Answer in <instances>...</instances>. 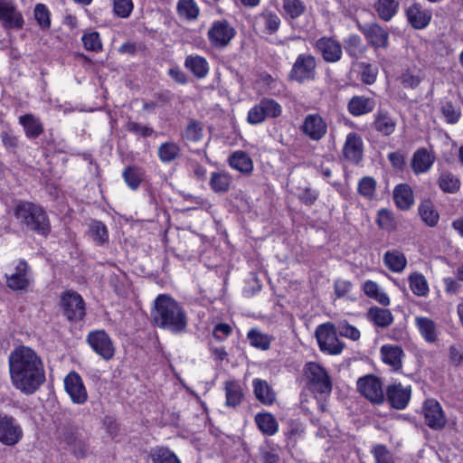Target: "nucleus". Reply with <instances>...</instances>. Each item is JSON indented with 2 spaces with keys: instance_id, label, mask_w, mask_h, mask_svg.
<instances>
[{
  "instance_id": "obj_17",
  "label": "nucleus",
  "mask_w": 463,
  "mask_h": 463,
  "mask_svg": "<svg viewBox=\"0 0 463 463\" xmlns=\"http://www.w3.org/2000/svg\"><path fill=\"white\" fill-rule=\"evenodd\" d=\"M423 415L426 424L434 430L442 429L446 424V416L441 405L434 399H428L423 404Z\"/></svg>"
},
{
  "instance_id": "obj_60",
  "label": "nucleus",
  "mask_w": 463,
  "mask_h": 463,
  "mask_svg": "<svg viewBox=\"0 0 463 463\" xmlns=\"http://www.w3.org/2000/svg\"><path fill=\"white\" fill-rule=\"evenodd\" d=\"M378 69L371 64L363 63L361 80L365 84H373L377 78Z\"/></svg>"
},
{
  "instance_id": "obj_32",
  "label": "nucleus",
  "mask_w": 463,
  "mask_h": 463,
  "mask_svg": "<svg viewBox=\"0 0 463 463\" xmlns=\"http://www.w3.org/2000/svg\"><path fill=\"white\" fill-rule=\"evenodd\" d=\"M254 421L260 432L266 436H273L279 431V422L269 412H260L255 415Z\"/></svg>"
},
{
  "instance_id": "obj_37",
  "label": "nucleus",
  "mask_w": 463,
  "mask_h": 463,
  "mask_svg": "<svg viewBox=\"0 0 463 463\" xmlns=\"http://www.w3.org/2000/svg\"><path fill=\"white\" fill-rule=\"evenodd\" d=\"M232 184V176L226 172H213L209 184L213 191L218 194L228 192Z\"/></svg>"
},
{
  "instance_id": "obj_28",
  "label": "nucleus",
  "mask_w": 463,
  "mask_h": 463,
  "mask_svg": "<svg viewBox=\"0 0 463 463\" xmlns=\"http://www.w3.org/2000/svg\"><path fill=\"white\" fill-rule=\"evenodd\" d=\"M225 405L230 408L237 407L243 399L242 386L239 381L229 380L224 383Z\"/></svg>"
},
{
  "instance_id": "obj_33",
  "label": "nucleus",
  "mask_w": 463,
  "mask_h": 463,
  "mask_svg": "<svg viewBox=\"0 0 463 463\" xmlns=\"http://www.w3.org/2000/svg\"><path fill=\"white\" fill-rule=\"evenodd\" d=\"M230 166L241 173L250 174L253 170V162L243 151L233 152L229 158Z\"/></svg>"
},
{
  "instance_id": "obj_42",
  "label": "nucleus",
  "mask_w": 463,
  "mask_h": 463,
  "mask_svg": "<svg viewBox=\"0 0 463 463\" xmlns=\"http://www.w3.org/2000/svg\"><path fill=\"white\" fill-rule=\"evenodd\" d=\"M439 188L444 193L453 194L460 187L459 179L449 172H442L438 179Z\"/></svg>"
},
{
  "instance_id": "obj_29",
  "label": "nucleus",
  "mask_w": 463,
  "mask_h": 463,
  "mask_svg": "<svg viewBox=\"0 0 463 463\" xmlns=\"http://www.w3.org/2000/svg\"><path fill=\"white\" fill-rule=\"evenodd\" d=\"M415 326L426 342L435 343L437 341L438 327L432 319L427 317H416Z\"/></svg>"
},
{
  "instance_id": "obj_62",
  "label": "nucleus",
  "mask_w": 463,
  "mask_h": 463,
  "mask_svg": "<svg viewBox=\"0 0 463 463\" xmlns=\"http://www.w3.org/2000/svg\"><path fill=\"white\" fill-rule=\"evenodd\" d=\"M373 453L376 463H392V456L384 446H375L373 449Z\"/></svg>"
},
{
  "instance_id": "obj_64",
  "label": "nucleus",
  "mask_w": 463,
  "mask_h": 463,
  "mask_svg": "<svg viewBox=\"0 0 463 463\" xmlns=\"http://www.w3.org/2000/svg\"><path fill=\"white\" fill-rule=\"evenodd\" d=\"M1 140L4 146L11 150L14 151L18 146V139L11 131H3L0 135Z\"/></svg>"
},
{
  "instance_id": "obj_49",
  "label": "nucleus",
  "mask_w": 463,
  "mask_h": 463,
  "mask_svg": "<svg viewBox=\"0 0 463 463\" xmlns=\"http://www.w3.org/2000/svg\"><path fill=\"white\" fill-rule=\"evenodd\" d=\"M345 48L350 56L358 58L364 52L361 37L356 34L349 35L345 41Z\"/></svg>"
},
{
  "instance_id": "obj_35",
  "label": "nucleus",
  "mask_w": 463,
  "mask_h": 463,
  "mask_svg": "<svg viewBox=\"0 0 463 463\" xmlns=\"http://www.w3.org/2000/svg\"><path fill=\"white\" fill-rule=\"evenodd\" d=\"M383 262L391 271L396 273L402 272L407 265V260L404 254L397 250L385 252Z\"/></svg>"
},
{
  "instance_id": "obj_48",
  "label": "nucleus",
  "mask_w": 463,
  "mask_h": 463,
  "mask_svg": "<svg viewBox=\"0 0 463 463\" xmlns=\"http://www.w3.org/2000/svg\"><path fill=\"white\" fill-rule=\"evenodd\" d=\"M259 105L266 118H278L282 112V107L272 99H262Z\"/></svg>"
},
{
  "instance_id": "obj_16",
  "label": "nucleus",
  "mask_w": 463,
  "mask_h": 463,
  "mask_svg": "<svg viewBox=\"0 0 463 463\" xmlns=\"http://www.w3.org/2000/svg\"><path fill=\"white\" fill-rule=\"evenodd\" d=\"M5 277L8 288L14 291L25 289L32 280L29 267L24 260L16 261L14 272L6 274Z\"/></svg>"
},
{
  "instance_id": "obj_9",
  "label": "nucleus",
  "mask_w": 463,
  "mask_h": 463,
  "mask_svg": "<svg viewBox=\"0 0 463 463\" xmlns=\"http://www.w3.org/2000/svg\"><path fill=\"white\" fill-rule=\"evenodd\" d=\"M235 29L226 21L214 22L208 31V39L215 48H223L235 36Z\"/></svg>"
},
{
  "instance_id": "obj_1",
  "label": "nucleus",
  "mask_w": 463,
  "mask_h": 463,
  "mask_svg": "<svg viewBox=\"0 0 463 463\" xmlns=\"http://www.w3.org/2000/svg\"><path fill=\"white\" fill-rule=\"evenodd\" d=\"M13 385L25 394L35 392L45 381L43 361L31 347L20 345L8 358Z\"/></svg>"
},
{
  "instance_id": "obj_31",
  "label": "nucleus",
  "mask_w": 463,
  "mask_h": 463,
  "mask_svg": "<svg viewBox=\"0 0 463 463\" xmlns=\"http://www.w3.org/2000/svg\"><path fill=\"white\" fill-rule=\"evenodd\" d=\"M393 199L401 210H408L414 203L413 192L407 184H400L393 190Z\"/></svg>"
},
{
  "instance_id": "obj_56",
  "label": "nucleus",
  "mask_w": 463,
  "mask_h": 463,
  "mask_svg": "<svg viewBox=\"0 0 463 463\" xmlns=\"http://www.w3.org/2000/svg\"><path fill=\"white\" fill-rule=\"evenodd\" d=\"M338 335L343 337L356 341L360 338V331L348 323H340L337 326Z\"/></svg>"
},
{
  "instance_id": "obj_21",
  "label": "nucleus",
  "mask_w": 463,
  "mask_h": 463,
  "mask_svg": "<svg viewBox=\"0 0 463 463\" xmlns=\"http://www.w3.org/2000/svg\"><path fill=\"white\" fill-rule=\"evenodd\" d=\"M363 139L360 135L351 132L346 136L343 154L353 164H358L363 157Z\"/></svg>"
},
{
  "instance_id": "obj_19",
  "label": "nucleus",
  "mask_w": 463,
  "mask_h": 463,
  "mask_svg": "<svg viewBox=\"0 0 463 463\" xmlns=\"http://www.w3.org/2000/svg\"><path fill=\"white\" fill-rule=\"evenodd\" d=\"M386 394L392 407L403 410L411 400V385L404 386L402 383H392L388 386Z\"/></svg>"
},
{
  "instance_id": "obj_57",
  "label": "nucleus",
  "mask_w": 463,
  "mask_h": 463,
  "mask_svg": "<svg viewBox=\"0 0 463 463\" xmlns=\"http://www.w3.org/2000/svg\"><path fill=\"white\" fill-rule=\"evenodd\" d=\"M377 223L382 229H393L395 223L392 213L386 209H381L377 214Z\"/></svg>"
},
{
  "instance_id": "obj_55",
  "label": "nucleus",
  "mask_w": 463,
  "mask_h": 463,
  "mask_svg": "<svg viewBox=\"0 0 463 463\" xmlns=\"http://www.w3.org/2000/svg\"><path fill=\"white\" fill-rule=\"evenodd\" d=\"M123 177L127 184L133 190L139 186L141 175L137 168L128 167L123 173Z\"/></svg>"
},
{
  "instance_id": "obj_24",
  "label": "nucleus",
  "mask_w": 463,
  "mask_h": 463,
  "mask_svg": "<svg viewBox=\"0 0 463 463\" xmlns=\"http://www.w3.org/2000/svg\"><path fill=\"white\" fill-rule=\"evenodd\" d=\"M407 17L415 29L425 28L431 20V13L423 9L419 4H414L407 9Z\"/></svg>"
},
{
  "instance_id": "obj_6",
  "label": "nucleus",
  "mask_w": 463,
  "mask_h": 463,
  "mask_svg": "<svg viewBox=\"0 0 463 463\" xmlns=\"http://www.w3.org/2000/svg\"><path fill=\"white\" fill-rule=\"evenodd\" d=\"M61 307L64 316L70 321L81 320L85 316V304L80 294L66 291L61 297Z\"/></svg>"
},
{
  "instance_id": "obj_47",
  "label": "nucleus",
  "mask_w": 463,
  "mask_h": 463,
  "mask_svg": "<svg viewBox=\"0 0 463 463\" xmlns=\"http://www.w3.org/2000/svg\"><path fill=\"white\" fill-rule=\"evenodd\" d=\"M179 154V146L174 142H165L158 148V156L164 163H169L175 160Z\"/></svg>"
},
{
  "instance_id": "obj_27",
  "label": "nucleus",
  "mask_w": 463,
  "mask_h": 463,
  "mask_svg": "<svg viewBox=\"0 0 463 463\" xmlns=\"http://www.w3.org/2000/svg\"><path fill=\"white\" fill-rule=\"evenodd\" d=\"M253 392L256 399L265 405H271L276 400V393L267 381L255 378L252 380Z\"/></svg>"
},
{
  "instance_id": "obj_26",
  "label": "nucleus",
  "mask_w": 463,
  "mask_h": 463,
  "mask_svg": "<svg viewBox=\"0 0 463 463\" xmlns=\"http://www.w3.org/2000/svg\"><path fill=\"white\" fill-rule=\"evenodd\" d=\"M375 101L364 96L353 97L347 105L348 111L354 117H360L368 114L373 110Z\"/></svg>"
},
{
  "instance_id": "obj_36",
  "label": "nucleus",
  "mask_w": 463,
  "mask_h": 463,
  "mask_svg": "<svg viewBox=\"0 0 463 463\" xmlns=\"http://www.w3.org/2000/svg\"><path fill=\"white\" fill-rule=\"evenodd\" d=\"M176 11L179 17L187 21H195L200 13L199 6L194 0H178Z\"/></svg>"
},
{
  "instance_id": "obj_41",
  "label": "nucleus",
  "mask_w": 463,
  "mask_h": 463,
  "mask_svg": "<svg viewBox=\"0 0 463 463\" xmlns=\"http://www.w3.org/2000/svg\"><path fill=\"white\" fill-rule=\"evenodd\" d=\"M368 316L375 325L381 327H387L393 321V317L390 310L377 307L370 308Z\"/></svg>"
},
{
  "instance_id": "obj_59",
  "label": "nucleus",
  "mask_w": 463,
  "mask_h": 463,
  "mask_svg": "<svg viewBox=\"0 0 463 463\" xmlns=\"http://www.w3.org/2000/svg\"><path fill=\"white\" fill-rule=\"evenodd\" d=\"M115 13L123 18L129 16L133 10L132 0H113Z\"/></svg>"
},
{
  "instance_id": "obj_51",
  "label": "nucleus",
  "mask_w": 463,
  "mask_h": 463,
  "mask_svg": "<svg viewBox=\"0 0 463 463\" xmlns=\"http://www.w3.org/2000/svg\"><path fill=\"white\" fill-rule=\"evenodd\" d=\"M90 232L92 240L97 244H102L109 239L106 226L98 221H94L90 224Z\"/></svg>"
},
{
  "instance_id": "obj_14",
  "label": "nucleus",
  "mask_w": 463,
  "mask_h": 463,
  "mask_svg": "<svg viewBox=\"0 0 463 463\" xmlns=\"http://www.w3.org/2000/svg\"><path fill=\"white\" fill-rule=\"evenodd\" d=\"M0 21L5 28L21 29L24 20L13 0H0Z\"/></svg>"
},
{
  "instance_id": "obj_5",
  "label": "nucleus",
  "mask_w": 463,
  "mask_h": 463,
  "mask_svg": "<svg viewBox=\"0 0 463 463\" xmlns=\"http://www.w3.org/2000/svg\"><path fill=\"white\" fill-rule=\"evenodd\" d=\"M306 376L310 388L321 394H329L332 391V382L326 371L317 363L306 365Z\"/></svg>"
},
{
  "instance_id": "obj_44",
  "label": "nucleus",
  "mask_w": 463,
  "mask_h": 463,
  "mask_svg": "<svg viewBox=\"0 0 463 463\" xmlns=\"http://www.w3.org/2000/svg\"><path fill=\"white\" fill-rule=\"evenodd\" d=\"M247 336L252 346L261 350L269 349L272 341V337L270 335L264 334L258 329L250 330Z\"/></svg>"
},
{
  "instance_id": "obj_23",
  "label": "nucleus",
  "mask_w": 463,
  "mask_h": 463,
  "mask_svg": "<svg viewBox=\"0 0 463 463\" xmlns=\"http://www.w3.org/2000/svg\"><path fill=\"white\" fill-rule=\"evenodd\" d=\"M382 361L392 370L397 371L402 367L403 351L402 347L394 345H384L380 349Z\"/></svg>"
},
{
  "instance_id": "obj_25",
  "label": "nucleus",
  "mask_w": 463,
  "mask_h": 463,
  "mask_svg": "<svg viewBox=\"0 0 463 463\" xmlns=\"http://www.w3.org/2000/svg\"><path fill=\"white\" fill-rule=\"evenodd\" d=\"M373 128L383 136L392 135L396 128V120L386 111L379 110L374 114Z\"/></svg>"
},
{
  "instance_id": "obj_11",
  "label": "nucleus",
  "mask_w": 463,
  "mask_h": 463,
  "mask_svg": "<svg viewBox=\"0 0 463 463\" xmlns=\"http://www.w3.org/2000/svg\"><path fill=\"white\" fill-rule=\"evenodd\" d=\"M358 391L373 403H382L384 400V392L379 378L373 375H366L357 381Z\"/></svg>"
},
{
  "instance_id": "obj_40",
  "label": "nucleus",
  "mask_w": 463,
  "mask_h": 463,
  "mask_svg": "<svg viewBox=\"0 0 463 463\" xmlns=\"http://www.w3.org/2000/svg\"><path fill=\"white\" fill-rule=\"evenodd\" d=\"M399 2L397 0H378L375 10L381 19L390 21L397 13Z\"/></svg>"
},
{
  "instance_id": "obj_15",
  "label": "nucleus",
  "mask_w": 463,
  "mask_h": 463,
  "mask_svg": "<svg viewBox=\"0 0 463 463\" xmlns=\"http://www.w3.org/2000/svg\"><path fill=\"white\" fill-rule=\"evenodd\" d=\"M367 43L373 49H386L389 45V33L377 24H365L359 26Z\"/></svg>"
},
{
  "instance_id": "obj_43",
  "label": "nucleus",
  "mask_w": 463,
  "mask_h": 463,
  "mask_svg": "<svg viewBox=\"0 0 463 463\" xmlns=\"http://www.w3.org/2000/svg\"><path fill=\"white\" fill-rule=\"evenodd\" d=\"M377 183L372 176L362 177L357 184L358 194L367 200H372L375 197Z\"/></svg>"
},
{
  "instance_id": "obj_3",
  "label": "nucleus",
  "mask_w": 463,
  "mask_h": 463,
  "mask_svg": "<svg viewBox=\"0 0 463 463\" xmlns=\"http://www.w3.org/2000/svg\"><path fill=\"white\" fill-rule=\"evenodd\" d=\"M14 216L28 229L45 235L50 232V223L43 209L29 202H20L14 207Z\"/></svg>"
},
{
  "instance_id": "obj_7",
  "label": "nucleus",
  "mask_w": 463,
  "mask_h": 463,
  "mask_svg": "<svg viewBox=\"0 0 463 463\" xmlns=\"http://www.w3.org/2000/svg\"><path fill=\"white\" fill-rule=\"evenodd\" d=\"M316 59L312 55L299 54L293 64L290 77L299 83L313 80L316 76Z\"/></svg>"
},
{
  "instance_id": "obj_45",
  "label": "nucleus",
  "mask_w": 463,
  "mask_h": 463,
  "mask_svg": "<svg viewBox=\"0 0 463 463\" xmlns=\"http://www.w3.org/2000/svg\"><path fill=\"white\" fill-rule=\"evenodd\" d=\"M419 213L422 221L429 226L433 227L439 221V214L434 209L431 202H422L419 207Z\"/></svg>"
},
{
  "instance_id": "obj_22",
  "label": "nucleus",
  "mask_w": 463,
  "mask_h": 463,
  "mask_svg": "<svg viewBox=\"0 0 463 463\" xmlns=\"http://www.w3.org/2000/svg\"><path fill=\"white\" fill-rule=\"evenodd\" d=\"M435 162V156L426 148H420L411 157V168L416 175L427 173Z\"/></svg>"
},
{
  "instance_id": "obj_4",
  "label": "nucleus",
  "mask_w": 463,
  "mask_h": 463,
  "mask_svg": "<svg viewBox=\"0 0 463 463\" xmlns=\"http://www.w3.org/2000/svg\"><path fill=\"white\" fill-rule=\"evenodd\" d=\"M337 329L332 323H325L316 329V337L322 352L336 355L342 353L345 345L337 336Z\"/></svg>"
},
{
  "instance_id": "obj_10",
  "label": "nucleus",
  "mask_w": 463,
  "mask_h": 463,
  "mask_svg": "<svg viewBox=\"0 0 463 463\" xmlns=\"http://www.w3.org/2000/svg\"><path fill=\"white\" fill-rule=\"evenodd\" d=\"M87 341L91 348L104 360H110L115 354L113 343L104 330H96L89 333Z\"/></svg>"
},
{
  "instance_id": "obj_54",
  "label": "nucleus",
  "mask_w": 463,
  "mask_h": 463,
  "mask_svg": "<svg viewBox=\"0 0 463 463\" xmlns=\"http://www.w3.org/2000/svg\"><path fill=\"white\" fill-rule=\"evenodd\" d=\"M34 17L43 29H48L51 26L50 11L45 5L37 4L35 5Z\"/></svg>"
},
{
  "instance_id": "obj_39",
  "label": "nucleus",
  "mask_w": 463,
  "mask_h": 463,
  "mask_svg": "<svg viewBox=\"0 0 463 463\" xmlns=\"http://www.w3.org/2000/svg\"><path fill=\"white\" fill-rule=\"evenodd\" d=\"M19 122L23 125L28 137H36L43 131L40 120L31 114L20 117Z\"/></svg>"
},
{
  "instance_id": "obj_46",
  "label": "nucleus",
  "mask_w": 463,
  "mask_h": 463,
  "mask_svg": "<svg viewBox=\"0 0 463 463\" xmlns=\"http://www.w3.org/2000/svg\"><path fill=\"white\" fill-rule=\"evenodd\" d=\"M153 463H182L175 452L167 448H157L151 452Z\"/></svg>"
},
{
  "instance_id": "obj_58",
  "label": "nucleus",
  "mask_w": 463,
  "mask_h": 463,
  "mask_svg": "<svg viewBox=\"0 0 463 463\" xmlns=\"http://www.w3.org/2000/svg\"><path fill=\"white\" fill-rule=\"evenodd\" d=\"M422 80V76L420 71L413 72L411 71H407L403 72L401 76V81L402 85L406 88H415L417 87Z\"/></svg>"
},
{
  "instance_id": "obj_12",
  "label": "nucleus",
  "mask_w": 463,
  "mask_h": 463,
  "mask_svg": "<svg viewBox=\"0 0 463 463\" xmlns=\"http://www.w3.org/2000/svg\"><path fill=\"white\" fill-rule=\"evenodd\" d=\"M61 443L77 458L88 455L89 445L86 439L78 430L66 429L61 437Z\"/></svg>"
},
{
  "instance_id": "obj_53",
  "label": "nucleus",
  "mask_w": 463,
  "mask_h": 463,
  "mask_svg": "<svg viewBox=\"0 0 463 463\" xmlns=\"http://www.w3.org/2000/svg\"><path fill=\"white\" fill-rule=\"evenodd\" d=\"M283 10L290 18H297L304 13L305 5L300 0H283Z\"/></svg>"
},
{
  "instance_id": "obj_34",
  "label": "nucleus",
  "mask_w": 463,
  "mask_h": 463,
  "mask_svg": "<svg viewBox=\"0 0 463 463\" xmlns=\"http://www.w3.org/2000/svg\"><path fill=\"white\" fill-rule=\"evenodd\" d=\"M184 66L197 78L203 79L209 72L207 61L199 55H189L186 57Z\"/></svg>"
},
{
  "instance_id": "obj_61",
  "label": "nucleus",
  "mask_w": 463,
  "mask_h": 463,
  "mask_svg": "<svg viewBox=\"0 0 463 463\" xmlns=\"http://www.w3.org/2000/svg\"><path fill=\"white\" fill-rule=\"evenodd\" d=\"M266 117L263 114L259 103L254 105L247 115V121L250 125H259L266 120Z\"/></svg>"
},
{
  "instance_id": "obj_38",
  "label": "nucleus",
  "mask_w": 463,
  "mask_h": 463,
  "mask_svg": "<svg viewBox=\"0 0 463 463\" xmlns=\"http://www.w3.org/2000/svg\"><path fill=\"white\" fill-rule=\"evenodd\" d=\"M409 286L412 293L418 297H426L429 294V283L421 273L413 272L409 278Z\"/></svg>"
},
{
  "instance_id": "obj_18",
  "label": "nucleus",
  "mask_w": 463,
  "mask_h": 463,
  "mask_svg": "<svg viewBox=\"0 0 463 463\" xmlns=\"http://www.w3.org/2000/svg\"><path fill=\"white\" fill-rule=\"evenodd\" d=\"M23 436L21 427L14 419L6 415H0V441L8 446L16 444Z\"/></svg>"
},
{
  "instance_id": "obj_52",
  "label": "nucleus",
  "mask_w": 463,
  "mask_h": 463,
  "mask_svg": "<svg viewBox=\"0 0 463 463\" xmlns=\"http://www.w3.org/2000/svg\"><path fill=\"white\" fill-rule=\"evenodd\" d=\"M81 40L85 49L88 51L99 52L102 49L101 40L97 32L85 33Z\"/></svg>"
},
{
  "instance_id": "obj_50",
  "label": "nucleus",
  "mask_w": 463,
  "mask_h": 463,
  "mask_svg": "<svg viewBox=\"0 0 463 463\" xmlns=\"http://www.w3.org/2000/svg\"><path fill=\"white\" fill-rule=\"evenodd\" d=\"M259 20L264 24L266 32L269 34L277 32L280 25L279 17L271 12H263Z\"/></svg>"
},
{
  "instance_id": "obj_20",
  "label": "nucleus",
  "mask_w": 463,
  "mask_h": 463,
  "mask_svg": "<svg viewBox=\"0 0 463 463\" xmlns=\"http://www.w3.org/2000/svg\"><path fill=\"white\" fill-rule=\"evenodd\" d=\"M317 51L327 62H337L340 61L343 50L339 42L330 37H322L316 42Z\"/></svg>"
},
{
  "instance_id": "obj_8",
  "label": "nucleus",
  "mask_w": 463,
  "mask_h": 463,
  "mask_svg": "<svg viewBox=\"0 0 463 463\" xmlns=\"http://www.w3.org/2000/svg\"><path fill=\"white\" fill-rule=\"evenodd\" d=\"M327 123L318 113L307 114L302 122L301 131L312 141L321 140L327 133Z\"/></svg>"
},
{
  "instance_id": "obj_13",
  "label": "nucleus",
  "mask_w": 463,
  "mask_h": 463,
  "mask_svg": "<svg viewBox=\"0 0 463 463\" xmlns=\"http://www.w3.org/2000/svg\"><path fill=\"white\" fill-rule=\"evenodd\" d=\"M64 389L75 404H83L88 400V392L79 373L71 372L63 381Z\"/></svg>"
},
{
  "instance_id": "obj_30",
  "label": "nucleus",
  "mask_w": 463,
  "mask_h": 463,
  "mask_svg": "<svg viewBox=\"0 0 463 463\" xmlns=\"http://www.w3.org/2000/svg\"><path fill=\"white\" fill-rule=\"evenodd\" d=\"M362 289L366 297L374 299L383 307L391 304V300L384 289L375 281L366 280L362 285Z\"/></svg>"
},
{
  "instance_id": "obj_63",
  "label": "nucleus",
  "mask_w": 463,
  "mask_h": 463,
  "mask_svg": "<svg viewBox=\"0 0 463 463\" xmlns=\"http://www.w3.org/2000/svg\"><path fill=\"white\" fill-rule=\"evenodd\" d=\"M185 137L191 141H199L203 137V128L198 123L192 121L185 128Z\"/></svg>"
},
{
  "instance_id": "obj_2",
  "label": "nucleus",
  "mask_w": 463,
  "mask_h": 463,
  "mask_svg": "<svg viewBox=\"0 0 463 463\" xmlns=\"http://www.w3.org/2000/svg\"><path fill=\"white\" fill-rule=\"evenodd\" d=\"M153 318L157 326L175 334L185 331L187 326V316L182 305L165 294L156 298Z\"/></svg>"
}]
</instances>
